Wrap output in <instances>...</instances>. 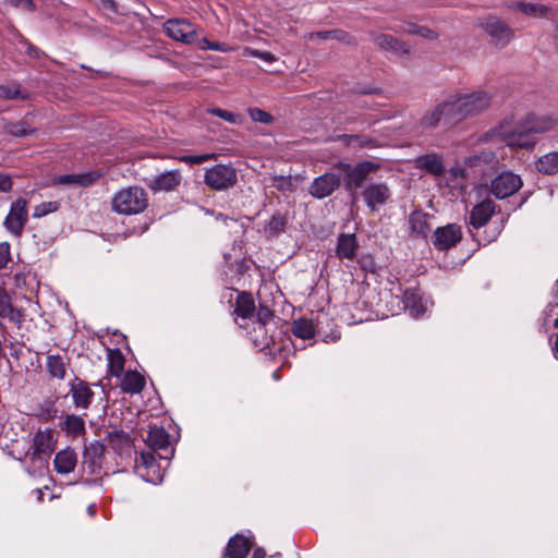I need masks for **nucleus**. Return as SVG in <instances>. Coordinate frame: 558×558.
I'll return each instance as SVG.
<instances>
[{"label": "nucleus", "instance_id": "12", "mask_svg": "<svg viewBox=\"0 0 558 558\" xmlns=\"http://www.w3.org/2000/svg\"><path fill=\"white\" fill-rule=\"evenodd\" d=\"M147 446L158 451V458L171 460L174 456V448L170 445V436L163 427L150 426L144 439Z\"/></svg>", "mask_w": 558, "mask_h": 558}, {"label": "nucleus", "instance_id": "46", "mask_svg": "<svg viewBox=\"0 0 558 558\" xmlns=\"http://www.w3.org/2000/svg\"><path fill=\"white\" fill-rule=\"evenodd\" d=\"M217 155L214 153L201 154V155H182L178 157V160L187 165H199L205 161L216 159Z\"/></svg>", "mask_w": 558, "mask_h": 558}, {"label": "nucleus", "instance_id": "44", "mask_svg": "<svg viewBox=\"0 0 558 558\" xmlns=\"http://www.w3.org/2000/svg\"><path fill=\"white\" fill-rule=\"evenodd\" d=\"M0 96L5 99H26L27 94H23L19 85H1Z\"/></svg>", "mask_w": 558, "mask_h": 558}, {"label": "nucleus", "instance_id": "34", "mask_svg": "<svg viewBox=\"0 0 558 558\" xmlns=\"http://www.w3.org/2000/svg\"><path fill=\"white\" fill-rule=\"evenodd\" d=\"M66 365L64 357L60 354H49L46 360V369L52 378L63 380L66 376Z\"/></svg>", "mask_w": 558, "mask_h": 558}, {"label": "nucleus", "instance_id": "30", "mask_svg": "<svg viewBox=\"0 0 558 558\" xmlns=\"http://www.w3.org/2000/svg\"><path fill=\"white\" fill-rule=\"evenodd\" d=\"M145 383L142 374L136 371H128L121 379L120 388L125 393L135 395L144 389Z\"/></svg>", "mask_w": 558, "mask_h": 558}, {"label": "nucleus", "instance_id": "6", "mask_svg": "<svg viewBox=\"0 0 558 558\" xmlns=\"http://www.w3.org/2000/svg\"><path fill=\"white\" fill-rule=\"evenodd\" d=\"M480 26L490 37L494 46L498 48L506 47L514 37L511 26L495 15L483 19Z\"/></svg>", "mask_w": 558, "mask_h": 558}, {"label": "nucleus", "instance_id": "40", "mask_svg": "<svg viewBox=\"0 0 558 558\" xmlns=\"http://www.w3.org/2000/svg\"><path fill=\"white\" fill-rule=\"evenodd\" d=\"M61 428L73 437L81 436L86 432L84 418L75 414H68L61 425Z\"/></svg>", "mask_w": 558, "mask_h": 558}, {"label": "nucleus", "instance_id": "59", "mask_svg": "<svg viewBox=\"0 0 558 558\" xmlns=\"http://www.w3.org/2000/svg\"><path fill=\"white\" fill-rule=\"evenodd\" d=\"M502 228H504V220H501L500 223L495 227L494 233L492 235H488L487 241L490 242V241L495 240L496 236L501 232Z\"/></svg>", "mask_w": 558, "mask_h": 558}, {"label": "nucleus", "instance_id": "45", "mask_svg": "<svg viewBox=\"0 0 558 558\" xmlns=\"http://www.w3.org/2000/svg\"><path fill=\"white\" fill-rule=\"evenodd\" d=\"M254 316H256L258 329L262 330L274 318V312L268 306L259 304Z\"/></svg>", "mask_w": 558, "mask_h": 558}, {"label": "nucleus", "instance_id": "25", "mask_svg": "<svg viewBox=\"0 0 558 558\" xmlns=\"http://www.w3.org/2000/svg\"><path fill=\"white\" fill-rule=\"evenodd\" d=\"M252 548V543L243 534H235L229 538L223 558H246Z\"/></svg>", "mask_w": 558, "mask_h": 558}, {"label": "nucleus", "instance_id": "16", "mask_svg": "<svg viewBox=\"0 0 558 558\" xmlns=\"http://www.w3.org/2000/svg\"><path fill=\"white\" fill-rule=\"evenodd\" d=\"M462 239L461 227L457 223H449L438 227L434 231L433 245L439 251H446L456 246Z\"/></svg>", "mask_w": 558, "mask_h": 558}, {"label": "nucleus", "instance_id": "19", "mask_svg": "<svg viewBox=\"0 0 558 558\" xmlns=\"http://www.w3.org/2000/svg\"><path fill=\"white\" fill-rule=\"evenodd\" d=\"M362 196L367 207L376 210L389 199L390 189L384 182L372 183L362 191Z\"/></svg>", "mask_w": 558, "mask_h": 558}, {"label": "nucleus", "instance_id": "9", "mask_svg": "<svg viewBox=\"0 0 558 558\" xmlns=\"http://www.w3.org/2000/svg\"><path fill=\"white\" fill-rule=\"evenodd\" d=\"M54 449L53 434L51 429L38 430L33 438V445L29 447L25 457L32 462L47 464L51 452Z\"/></svg>", "mask_w": 558, "mask_h": 558}, {"label": "nucleus", "instance_id": "18", "mask_svg": "<svg viewBox=\"0 0 558 558\" xmlns=\"http://www.w3.org/2000/svg\"><path fill=\"white\" fill-rule=\"evenodd\" d=\"M105 446L99 441H93L84 446L82 466L88 474H96L104 460Z\"/></svg>", "mask_w": 558, "mask_h": 558}, {"label": "nucleus", "instance_id": "31", "mask_svg": "<svg viewBox=\"0 0 558 558\" xmlns=\"http://www.w3.org/2000/svg\"><path fill=\"white\" fill-rule=\"evenodd\" d=\"M288 217L286 214L276 211L264 226V234L267 239L278 238L286 231Z\"/></svg>", "mask_w": 558, "mask_h": 558}, {"label": "nucleus", "instance_id": "52", "mask_svg": "<svg viewBox=\"0 0 558 558\" xmlns=\"http://www.w3.org/2000/svg\"><path fill=\"white\" fill-rule=\"evenodd\" d=\"M11 246L9 242L0 243V270L4 269L11 260Z\"/></svg>", "mask_w": 558, "mask_h": 558}, {"label": "nucleus", "instance_id": "24", "mask_svg": "<svg viewBox=\"0 0 558 558\" xmlns=\"http://www.w3.org/2000/svg\"><path fill=\"white\" fill-rule=\"evenodd\" d=\"M256 312V305L252 293L246 291L238 292L235 304L232 314L235 316L234 320L238 318L243 320L251 319L254 317Z\"/></svg>", "mask_w": 558, "mask_h": 558}, {"label": "nucleus", "instance_id": "58", "mask_svg": "<svg viewBox=\"0 0 558 558\" xmlns=\"http://www.w3.org/2000/svg\"><path fill=\"white\" fill-rule=\"evenodd\" d=\"M338 339H340V332L336 330V331H331L329 335H326L323 340L326 343H329V342H336Z\"/></svg>", "mask_w": 558, "mask_h": 558}, {"label": "nucleus", "instance_id": "35", "mask_svg": "<svg viewBox=\"0 0 558 558\" xmlns=\"http://www.w3.org/2000/svg\"><path fill=\"white\" fill-rule=\"evenodd\" d=\"M304 177L296 175H272L271 183L280 192H294L298 186L304 181Z\"/></svg>", "mask_w": 558, "mask_h": 558}, {"label": "nucleus", "instance_id": "63", "mask_svg": "<svg viewBox=\"0 0 558 558\" xmlns=\"http://www.w3.org/2000/svg\"><path fill=\"white\" fill-rule=\"evenodd\" d=\"M87 512H88L89 515L94 517L95 513H96L95 505H89L88 508H87Z\"/></svg>", "mask_w": 558, "mask_h": 558}, {"label": "nucleus", "instance_id": "21", "mask_svg": "<svg viewBox=\"0 0 558 558\" xmlns=\"http://www.w3.org/2000/svg\"><path fill=\"white\" fill-rule=\"evenodd\" d=\"M432 216L423 210H414L408 218L410 234L415 239H426L432 231Z\"/></svg>", "mask_w": 558, "mask_h": 558}, {"label": "nucleus", "instance_id": "32", "mask_svg": "<svg viewBox=\"0 0 558 558\" xmlns=\"http://www.w3.org/2000/svg\"><path fill=\"white\" fill-rule=\"evenodd\" d=\"M357 246L355 234L341 233L338 236L336 254L339 258L352 259L355 256Z\"/></svg>", "mask_w": 558, "mask_h": 558}, {"label": "nucleus", "instance_id": "48", "mask_svg": "<svg viewBox=\"0 0 558 558\" xmlns=\"http://www.w3.org/2000/svg\"><path fill=\"white\" fill-rule=\"evenodd\" d=\"M207 112L211 116L218 117L225 121H228L232 124H238L241 122L240 114L233 113L231 111L221 109V108H210Z\"/></svg>", "mask_w": 558, "mask_h": 558}, {"label": "nucleus", "instance_id": "42", "mask_svg": "<svg viewBox=\"0 0 558 558\" xmlns=\"http://www.w3.org/2000/svg\"><path fill=\"white\" fill-rule=\"evenodd\" d=\"M5 130L9 134L16 137H25L35 132V129H32L25 121L10 123L5 126Z\"/></svg>", "mask_w": 558, "mask_h": 558}, {"label": "nucleus", "instance_id": "62", "mask_svg": "<svg viewBox=\"0 0 558 558\" xmlns=\"http://www.w3.org/2000/svg\"><path fill=\"white\" fill-rule=\"evenodd\" d=\"M551 349L554 351L555 356L558 359V335L556 337V340H555L554 345H553Z\"/></svg>", "mask_w": 558, "mask_h": 558}, {"label": "nucleus", "instance_id": "29", "mask_svg": "<svg viewBox=\"0 0 558 558\" xmlns=\"http://www.w3.org/2000/svg\"><path fill=\"white\" fill-rule=\"evenodd\" d=\"M306 38L308 40H313L314 38H319L323 40L332 39V40H337V41H340V43H343V44L350 45V46H354L357 44L354 36H352L351 34H349L348 32L342 31V29L314 32V33L307 34Z\"/></svg>", "mask_w": 558, "mask_h": 558}, {"label": "nucleus", "instance_id": "47", "mask_svg": "<svg viewBox=\"0 0 558 558\" xmlns=\"http://www.w3.org/2000/svg\"><path fill=\"white\" fill-rule=\"evenodd\" d=\"M100 177L101 173L97 171L73 174L74 184L80 186H88L97 181Z\"/></svg>", "mask_w": 558, "mask_h": 558}, {"label": "nucleus", "instance_id": "37", "mask_svg": "<svg viewBox=\"0 0 558 558\" xmlns=\"http://www.w3.org/2000/svg\"><path fill=\"white\" fill-rule=\"evenodd\" d=\"M536 170L546 175L558 173V151H550L541 156L535 162Z\"/></svg>", "mask_w": 558, "mask_h": 558}, {"label": "nucleus", "instance_id": "8", "mask_svg": "<svg viewBox=\"0 0 558 558\" xmlns=\"http://www.w3.org/2000/svg\"><path fill=\"white\" fill-rule=\"evenodd\" d=\"M168 37L183 44H195L198 40V27L185 19H170L163 24Z\"/></svg>", "mask_w": 558, "mask_h": 558}, {"label": "nucleus", "instance_id": "33", "mask_svg": "<svg viewBox=\"0 0 558 558\" xmlns=\"http://www.w3.org/2000/svg\"><path fill=\"white\" fill-rule=\"evenodd\" d=\"M107 439L109 446L119 454H122L123 451L129 450L132 447V439L123 429L109 432Z\"/></svg>", "mask_w": 558, "mask_h": 558}, {"label": "nucleus", "instance_id": "26", "mask_svg": "<svg viewBox=\"0 0 558 558\" xmlns=\"http://www.w3.org/2000/svg\"><path fill=\"white\" fill-rule=\"evenodd\" d=\"M415 167L435 177H441L445 173L442 157L436 153L416 157Z\"/></svg>", "mask_w": 558, "mask_h": 558}, {"label": "nucleus", "instance_id": "11", "mask_svg": "<svg viewBox=\"0 0 558 558\" xmlns=\"http://www.w3.org/2000/svg\"><path fill=\"white\" fill-rule=\"evenodd\" d=\"M27 220V201L23 197H19L11 203L9 214L7 215L3 225L11 234L21 236Z\"/></svg>", "mask_w": 558, "mask_h": 558}, {"label": "nucleus", "instance_id": "5", "mask_svg": "<svg viewBox=\"0 0 558 558\" xmlns=\"http://www.w3.org/2000/svg\"><path fill=\"white\" fill-rule=\"evenodd\" d=\"M238 182L236 170L232 165L218 163L205 170L204 183L214 191H227Z\"/></svg>", "mask_w": 558, "mask_h": 558}, {"label": "nucleus", "instance_id": "38", "mask_svg": "<svg viewBox=\"0 0 558 558\" xmlns=\"http://www.w3.org/2000/svg\"><path fill=\"white\" fill-rule=\"evenodd\" d=\"M108 373L111 376L120 377L124 371L125 357L120 349L107 350Z\"/></svg>", "mask_w": 558, "mask_h": 558}, {"label": "nucleus", "instance_id": "23", "mask_svg": "<svg viewBox=\"0 0 558 558\" xmlns=\"http://www.w3.org/2000/svg\"><path fill=\"white\" fill-rule=\"evenodd\" d=\"M507 8L513 12H520L529 17L543 19L553 14V9L546 4L514 1L507 4Z\"/></svg>", "mask_w": 558, "mask_h": 558}, {"label": "nucleus", "instance_id": "1", "mask_svg": "<svg viewBox=\"0 0 558 558\" xmlns=\"http://www.w3.org/2000/svg\"><path fill=\"white\" fill-rule=\"evenodd\" d=\"M493 99L494 95L484 89L450 94L425 111L420 119V125L424 130H434L441 123L446 126L457 125L486 112L492 107Z\"/></svg>", "mask_w": 558, "mask_h": 558}, {"label": "nucleus", "instance_id": "51", "mask_svg": "<svg viewBox=\"0 0 558 558\" xmlns=\"http://www.w3.org/2000/svg\"><path fill=\"white\" fill-rule=\"evenodd\" d=\"M4 3L15 9H24L28 12L36 11V4L34 0H4Z\"/></svg>", "mask_w": 558, "mask_h": 558}, {"label": "nucleus", "instance_id": "2", "mask_svg": "<svg viewBox=\"0 0 558 558\" xmlns=\"http://www.w3.org/2000/svg\"><path fill=\"white\" fill-rule=\"evenodd\" d=\"M112 210L121 215H136L148 206V196L144 189L129 186L118 191L111 201Z\"/></svg>", "mask_w": 558, "mask_h": 558}, {"label": "nucleus", "instance_id": "60", "mask_svg": "<svg viewBox=\"0 0 558 558\" xmlns=\"http://www.w3.org/2000/svg\"><path fill=\"white\" fill-rule=\"evenodd\" d=\"M266 557V551L264 548H256L254 551H253V555L251 558H265Z\"/></svg>", "mask_w": 558, "mask_h": 558}, {"label": "nucleus", "instance_id": "54", "mask_svg": "<svg viewBox=\"0 0 558 558\" xmlns=\"http://www.w3.org/2000/svg\"><path fill=\"white\" fill-rule=\"evenodd\" d=\"M23 43L26 46V53H27L28 57L37 60V59H40L44 56V52L38 47L34 46L33 44H31L26 39H24Z\"/></svg>", "mask_w": 558, "mask_h": 558}, {"label": "nucleus", "instance_id": "41", "mask_svg": "<svg viewBox=\"0 0 558 558\" xmlns=\"http://www.w3.org/2000/svg\"><path fill=\"white\" fill-rule=\"evenodd\" d=\"M402 32L410 35H417L429 40H436L438 38V34L435 31L427 26H422L414 23H407L402 28Z\"/></svg>", "mask_w": 558, "mask_h": 558}, {"label": "nucleus", "instance_id": "57", "mask_svg": "<svg viewBox=\"0 0 558 558\" xmlns=\"http://www.w3.org/2000/svg\"><path fill=\"white\" fill-rule=\"evenodd\" d=\"M100 1L105 9H107L113 13L118 12V7H117V3L114 0H100Z\"/></svg>", "mask_w": 558, "mask_h": 558}, {"label": "nucleus", "instance_id": "39", "mask_svg": "<svg viewBox=\"0 0 558 558\" xmlns=\"http://www.w3.org/2000/svg\"><path fill=\"white\" fill-rule=\"evenodd\" d=\"M292 333L303 340H308L315 337L316 328L311 319L299 318L293 320L291 326Z\"/></svg>", "mask_w": 558, "mask_h": 558}, {"label": "nucleus", "instance_id": "3", "mask_svg": "<svg viewBox=\"0 0 558 558\" xmlns=\"http://www.w3.org/2000/svg\"><path fill=\"white\" fill-rule=\"evenodd\" d=\"M522 120H502L498 125L486 133V137H498L510 147L531 149L535 146V140H526L523 134Z\"/></svg>", "mask_w": 558, "mask_h": 558}, {"label": "nucleus", "instance_id": "43", "mask_svg": "<svg viewBox=\"0 0 558 558\" xmlns=\"http://www.w3.org/2000/svg\"><path fill=\"white\" fill-rule=\"evenodd\" d=\"M60 208V203L56 201L44 202L34 208L33 217L41 218L48 214L56 213Z\"/></svg>", "mask_w": 558, "mask_h": 558}, {"label": "nucleus", "instance_id": "10", "mask_svg": "<svg viewBox=\"0 0 558 558\" xmlns=\"http://www.w3.org/2000/svg\"><path fill=\"white\" fill-rule=\"evenodd\" d=\"M134 470L144 481L153 484L161 483L165 476V470L157 463L154 452H141L135 459Z\"/></svg>", "mask_w": 558, "mask_h": 558}, {"label": "nucleus", "instance_id": "22", "mask_svg": "<svg viewBox=\"0 0 558 558\" xmlns=\"http://www.w3.org/2000/svg\"><path fill=\"white\" fill-rule=\"evenodd\" d=\"M337 141L351 149H374L380 146L379 140L368 134H340Z\"/></svg>", "mask_w": 558, "mask_h": 558}, {"label": "nucleus", "instance_id": "14", "mask_svg": "<svg viewBox=\"0 0 558 558\" xmlns=\"http://www.w3.org/2000/svg\"><path fill=\"white\" fill-rule=\"evenodd\" d=\"M558 125V119L551 116L529 113L522 119L523 134L526 140H535L533 134L548 132Z\"/></svg>", "mask_w": 558, "mask_h": 558}, {"label": "nucleus", "instance_id": "49", "mask_svg": "<svg viewBox=\"0 0 558 558\" xmlns=\"http://www.w3.org/2000/svg\"><path fill=\"white\" fill-rule=\"evenodd\" d=\"M195 44H197L198 48L202 50H213V51H221V52H227L229 50V47L226 44L218 43V41L213 43V41H209L205 37H203V38L198 37V40Z\"/></svg>", "mask_w": 558, "mask_h": 558}, {"label": "nucleus", "instance_id": "4", "mask_svg": "<svg viewBox=\"0 0 558 558\" xmlns=\"http://www.w3.org/2000/svg\"><path fill=\"white\" fill-rule=\"evenodd\" d=\"M380 168L378 162L362 160L355 165L338 161L333 165L343 174L344 186L348 191L361 189L372 172Z\"/></svg>", "mask_w": 558, "mask_h": 558}, {"label": "nucleus", "instance_id": "36", "mask_svg": "<svg viewBox=\"0 0 558 558\" xmlns=\"http://www.w3.org/2000/svg\"><path fill=\"white\" fill-rule=\"evenodd\" d=\"M0 317L15 323H21L23 318V314L12 305L10 295L3 289L0 290Z\"/></svg>", "mask_w": 558, "mask_h": 558}, {"label": "nucleus", "instance_id": "61", "mask_svg": "<svg viewBox=\"0 0 558 558\" xmlns=\"http://www.w3.org/2000/svg\"><path fill=\"white\" fill-rule=\"evenodd\" d=\"M451 173L453 177H464V170L460 168H452Z\"/></svg>", "mask_w": 558, "mask_h": 558}, {"label": "nucleus", "instance_id": "13", "mask_svg": "<svg viewBox=\"0 0 558 558\" xmlns=\"http://www.w3.org/2000/svg\"><path fill=\"white\" fill-rule=\"evenodd\" d=\"M69 395L74 408L84 411L92 405L95 398V392L89 384L78 376H74L69 383Z\"/></svg>", "mask_w": 558, "mask_h": 558}, {"label": "nucleus", "instance_id": "27", "mask_svg": "<svg viewBox=\"0 0 558 558\" xmlns=\"http://www.w3.org/2000/svg\"><path fill=\"white\" fill-rule=\"evenodd\" d=\"M374 44L381 50L390 51L398 56L410 54V48L405 41L388 34H377L373 38Z\"/></svg>", "mask_w": 558, "mask_h": 558}, {"label": "nucleus", "instance_id": "50", "mask_svg": "<svg viewBox=\"0 0 558 558\" xmlns=\"http://www.w3.org/2000/svg\"><path fill=\"white\" fill-rule=\"evenodd\" d=\"M247 112L254 122L270 124L274 121V117L270 113L259 108H248Z\"/></svg>", "mask_w": 558, "mask_h": 558}, {"label": "nucleus", "instance_id": "15", "mask_svg": "<svg viewBox=\"0 0 558 558\" xmlns=\"http://www.w3.org/2000/svg\"><path fill=\"white\" fill-rule=\"evenodd\" d=\"M341 184L340 175L335 172H325L315 178L308 187L311 196L322 199L330 196Z\"/></svg>", "mask_w": 558, "mask_h": 558}, {"label": "nucleus", "instance_id": "20", "mask_svg": "<svg viewBox=\"0 0 558 558\" xmlns=\"http://www.w3.org/2000/svg\"><path fill=\"white\" fill-rule=\"evenodd\" d=\"M182 181V174L179 169L165 171L156 177H154L149 183L148 187L157 193V192H172L175 191Z\"/></svg>", "mask_w": 558, "mask_h": 558}, {"label": "nucleus", "instance_id": "7", "mask_svg": "<svg viewBox=\"0 0 558 558\" xmlns=\"http://www.w3.org/2000/svg\"><path fill=\"white\" fill-rule=\"evenodd\" d=\"M523 186L521 177L512 171H502L492 179L489 192L498 199L515 194Z\"/></svg>", "mask_w": 558, "mask_h": 558}, {"label": "nucleus", "instance_id": "53", "mask_svg": "<svg viewBox=\"0 0 558 558\" xmlns=\"http://www.w3.org/2000/svg\"><path fill=\"white\" fill-rule=\"evenodd\" d=\"M250 54L253 57L259 58L267 63H272L276 61V57L271 52H268V51L251 49Z\"/></svg>", "mask_w": 558, "mask_h": 558}, {"label": "nucleus", "instance_id": "28", "mask_svg": "<svg viewBox=\"0 0 558 558\" xmlns=\"http://www.w3.org/2000/svg\"><path fill=\"white\" fill-rule=\"evenodd\" d=\"M77 464V454L74 449L66 447L60 450L53 460L54 470L59 474H69L74 471Z\"/></svg>", "mask_w": 558, "mask_h": 558}, {"label": "nucleus", "instance_id": "55", "mask_svg": "<svg viewBox=\"0 0 558 558\" xmlns=\"http://www.w3.org/2000/svg\"><path fill=\"white\" fill-rule=\"evenodd\" d=\"M12 189V179L9 174L0 173V192H9Z\"/></svg>", "mask_w": 558, "mask_h": 558}, {"label": "nucleus", "instance_id": "17", "mask_svg": "<svg viewBox=\"0 0 558 558\" xmlns=\"http://www.w3.org/2000/svg\"><path fill=\"white\" fill-rule=\"evenodd\" d=\"M497 205L490 198L476 204L470 211L469 225L472 229H480L488 223L496 213Z\"/></svg>", "mask_w": 558, "mask_h": 558}, {"label": "nucleus", "instance_id": "64", "mask_svg": "<svg viewBox=\"0 0 558 558\" xmlns=\"http://www.w3.org/2000/svg\"><path fill=\"white\" fill-rule=\"evenodd\" d=\"M35 492H36V494L38 496V499L41 500L43 497H44V493L41 492V489L37 488Z\"/></svg>", "mask_w": 558, "mask_h": 558}, {"label": "nucleus", "instance_id": "56", "mask_svg": "<svg viewBox=\"0 0 558 558\" xmlns=\"http://www.w3.org/2000/svg\"><path fill=\"white\" fill-rule=\"evenodd\" d=\"M56 183L62 184V185H70L74 184L73 174H63L56 179Z\"/></svg>", "mask_w": 558, "mask_h": 558}]
</instances>
